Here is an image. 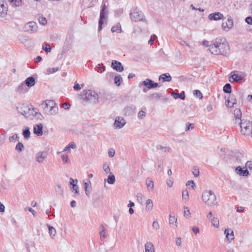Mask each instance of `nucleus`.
Here are the masks:
<instances>
[{
  "label": "nucleus",
  "mask_w": 252,
  "mask_h": 252,
  "mask_svg": "<svg viewBox=\"0 0 252 252\" xmlns=\"http://www.w3.org/2000/svg\"><path fill=\"white\" fill-rule=\"evenodd\" d=\"M12 6L13 7H19L22 5V0H9Z\"/></svg>",
  "instance_id": "obj_33"
},
{
  "label": "nucleus",
  "mask_w": 252,
  "mask_h": 252,
  "mask_svg": "<svg viewBox=\"0 0 252 252\" xmlns=\"http://www.w3.org/2000/svg\"><path fill=\"white\" fill-rule=\"evenodd\" d=\"M236 172L239 175L243 176H247L249 174L247 169L243 170L241 166H238L236 168Z\"/></svg>",
  "instance_id": "obj_21"
},
{
  "label": "nucleus",
  "mask_w": 252,
  "mask_h": 252,
  "mask_svg": "<svg viewBox=\"0 0 252 252\" xmlns=\"http://www.w3.org/2000/svg\"><path fill=\"white\" fill-rule=\"evenodd\" d=\"M70 105L68 103H64L62 104V107L65 110H67L70 108Z\"/></svg>",
  "instance_id": "obj_62"
},
{
  "label": "nucleus",
  "mask_w": 252,
  "mask_h": 252,
  "mask_svg": "<svg viewBox=\"0 0 252 252\" xmlns=\"http://www.w3.org/2000/svg\"><path fill=\"white\" fill-rule=\"evenodd\" d=\"M61 158L64 163H68L70 162V160L67 154H62Z\"/></svg>",
  "instance_id": "obj_40"
},
{
  "label": "nucleus",
  "mask_w": 252,
  "mask_h": 252,
  "mask_svg": "<svg viewBox=\"0 0 252 252\" xmlns=\"http://www.w3.org/2000/svg\"><path fill=\"white\" fill-rule=\"evenodd\" d=\"M111 32H117L118 33H121L122 32V29L120 24L118 23L116 25L113 26L111 28Z\"/></svg>",
  "instance_id": "obj_32"
},
{
  "label": "nucleus",
  "mask_w": 252,
  "mask_h": 252,
  "mask_svg": "<svg viewBox=\"0 0 252 252\" xmlns=\"http://www.w3.org/2000/svg\"><path fill=\"white\" fill-rule=\"evenodd\" d=\"M182 197H183V199H185L186 200H189V192L187 189L183 191Z\"/></svg>",
  "instance_id": "obj_46"
},
{
  "label": "nucleus",
  "mask_w": 252,
  "mask_h": 252,
  "mask_svg": "<svg viewBox=\"0 0 252 252\" xmlns=\"http://www.w3.org/2000/svg\"><path fill=\"white\" fill-rule=\"evenodd\" d=\"M135 110V106L134 105H131L126 107L124 109V111L126 115L129 116L134 113Z\"/></svg>",
  "instance_id": "obj_26"
},
{
  "label": "nucleus",
  "mask_w": 252,
  "mask_h": 252,
  "mask_svg": "<svg viewBox=\"0 0 252 252\" xmlns=\"http://www.w3.org/2000/svg\"><path fill=\"white\" fill-rule=\"evenodd\" d=\"M193 94L196 97L202 98V94L201 92L199 90H196L193 91Z\"/></svg>",
  "instance_id": "obj_51"
},
{
  "label": "nucleus",
  "mask_w": 252,
  "mask_h": 252,
  "mask_svg": "<svg viewBox=\"0 0 252 252\" xmlns=\"http://www.w3.org/2000/svg\"><path fill=\"white\" fill-rule=\"evenodd\" d=\"M209 50L213 54L224 55L229 50V46L226 42H222L221 39H216L210 45Z\"/></svg>",
  "instance_id": "obj_1"
},
{
  "label": "nucleus",
  "mask_w": 252,
  "mask_h": 252,
  "mask_svg": "<svg viewBox=\"0 0 252 252\" xmlns=\"http://www.w3.org/2000/svg\"><path fill=\"white\" fill-rule=\"evenodd\" d=\"M245 21L248 24L252 25V17L251 16L247 17L245 19Z\"/></svg>",
  "instance_id": "obj_59"
},
{
  "label": "nucleus",
  "mask_w": 252,
  "mask_h": 252,
  "mask_svg": "<svg viewBox=\"0 0 252 252\" xmlns=\"http://www.w3.org/2000/svg\"><path fill=\"white\" fill-rule=\"evenodd\" d=\"M58 70H59L58 67H53V68H49L48 71L50 73H53L55 72L56 71H57Z\"/></svg>",
  "instance_id": "obj_58"
},
{
  "label": "nucleus",
  "mask_w": 252,
  "mask_h": 252,
  "mask_svg": "<svg viewBox=\"0 0 252 252\" xmlns=\"http://www.w3.org/2000/svg\"><path fill=\"white\" fill-rule=\"evenodd\" d=\"M8 11L7 3L3 4H2L1 6H0V16L4 17L7 14Z\"/></svg>",
  "instance_id": "obj_27"
},
{
  "label": "nucleus",
  "mask_w": 252,
  "mask_h": 252,
  "mask_svg": "<svg viewBox=\"0 0 252 252\" xmlns=\"http://www.w3.org/2000/svg\"><path fill=\"white\" fill-rule=\"evenodd\" d=\"M177 218L172 215H169V224L174 228L177 227Z\"/></svg>",
  "instance_id": "obj_25"
},
{
  "label": "nucleus",
  "mask_w": 252,
  "mask_h": 252,
  "mask_svg": "<svg viewBox=\"0 0 252 252\" xmlns=\"http://www.w3.org/2000/svg\"><path fill=\"white\" fill-rule=\"evenodd\" d=\"M212 224L215 227L218 228L220 226V222L219 219L216 217H213L210 220Z\"/></svg>",
  "instance_id": "obj_35"
},
{
  "label": "nucleus",
  "mask_w": 252,
  "mask_h": 252,
  "mask_svg": "<svg viewBox=\"0 0 252 252\" xmlns=\"http://www.w3.org/2000/svg\"><path fill=\"white\" fill-rule=\"evenodd\" d=\"M166 183L169 187H172L173 184V179L171 178L167 180Z\"/></svg>",
  "instance_id": "obj_54"
},
{
  "label": "nucleus",
  "mask_w": 252,
  "mask_h": 252,
  "mask_svg": "<svg viewBox=\"0 0 252 252\" xmlns=\"http://www.w3.org/2000/svg\"><path fill=\"white\" fill-rule=\"evenodd\" d=\"M31 132L29 127H26V128L23 130V135L25 139H29L30 137Z\"/></svg>",
  "instance_id": "obj_37"
},
{
  "label": "nucleus",
  "mask_w": 252,
  "mask_h": 252,
  "mask_svg": "<svg viewBox=\"0 0 252 252\" xmlns=\"http://www.w3.org/2000/svg\"><path fill=\"white\" fill-rule=\"evenodd\" d=\"M43 126L41 124L35 125L33 126V132L38 136H41L43 134Z\"/></svg>",
  "instance_id": "obj_15"
},
{
  "label": "nucleus",
  "mask_w": 252,
  "mask_h": 252,
  "mask_svg": "<svg viewBox=\"0 0 252 252\" xmlns=\"http://www.w3.org/2000/svg\"><path fill=\"white\" fill-rule=\"evenodd\" d=\"M241 132L244 135H250L252 130V123L250 121L243 120L240 123Z\"/></svg>",
  "instance_id": "obj_7"
},
{
  "label": "nucleus",
  "mask_w": 252,
  "mask_h": 252,
  "mask_svg": "<svg viewBox=\"0 0 252 252\" xmlns=\"http://www.w3.org/2000/svg\"><path fill=\"white\" fill-rule=\"evenodd\" d=\"M107 7V5L105 4H102L101 5V9L100 12V17L98 21V31L99 32H100L102 30V25L107 21L108 14Z\"/></svg>",
  "instance_id": "obj_6"
},
{
  "label": "nucleus",
  "mask_w": 252,
  "mask_h": 252,
  "mask_svg": "<svg viewBox=\"0 0 252 252\" xmlns=\"http://www.w3.org/2000/svg\"><path fill=\"white\" fill-rule=\"evenodd\" d=\"M192 173L195 177H197L199 175V170L197 167L194 166L192 169Z\"/></svg>",
  "instance_id": "obj_42"
},
{
  "label": "nucleus",
  "mask_w": 252,
  "mask_h": 252,
  "mask_svg": "<svg viewBox=\"0 0 252 252\" xmlns=\"http://www.w3.org/2000/svg\"><path fill=\"white\" fill-rule=\"evenodd\" d=\"M223 91L225 93L230 94L231 92V86L229 83L226 84L223 87Z\"/></svg>",
  "instance_id": "obj_38"
},
{
  "label": "nucleus",
  "mask_w": 252,
  "mask_h": 252,
  "mask_svg": "<svg viewBox=\"0 0 252 252\" xmlns=\"http://www.w3.org/2000/svg\"><path fill=\"white\" fill-rule=\"evenodd\" d=\"M114 81L115 84L117 86H119L120 85V83L123 81V79L120 75H118L115 76Z\"/></svg>",
  "instance_id": "obj_39"
},
{
  "label": "nucleus",
  "mask_w": 252,
  "mask_h": 252,
  "mask_svg": "<svg viewBox=\"0 0 252 252\" xmlns=\"http://www.w3.org/2000/svg\"><path fill=\"white\" fill-rule=\"evenodd\" d=\"M156 148L158 150L162 151L164 153L172 152V149L169 146H163L161 145H158Z\"/></svg>",
  "instance_id": "obj_24"
},
{
  "label": "nucleus",
  "mask_w": 252,
  "mask_h": 252,
  "mask_svg": "<svg viewBox=\"0 0 252 252\" xmlns=\"http://www.w3.org/2000/svg\"><path fill=\"white\" fill-rule=\"evenodd\" d=\"M153 84V80L150 79H146L145 80L141 82L139 84V86L143 85L147 87L148 89H151L153 88V86H152Z\"/></svg>",
  "instance_id": "obj_19"
},
{
  "label": "nucleus",
  "mask_w": 252,
  "mask_h": 252,
  "mask_svg": "<svg viewBox=\"0 0 252 252\" xmlns=\"http://www.w3.org/2000/svg\"><path fill=\"white\" fill-rule=\"evenodd\" d=\"M24 82L27 87L30 88L34 85L35 83V80L34 77H29L27 78Z\"/></svg>",
  "instance_id": "obj_20"
},
{
  "label": "nucleus",
  "mask_w": 252,
  "mask_h": 252,
  "mask_svg": "<svg viewBox=\"0 0 252 252\" xmlns=\"http://www.w3.org/2000/svg\"><path fill=\"white\" fill-rule=\"evenodd\" d=\"M171 95L172 96H173L174 98H180L182 100H184L185 98V94L184 92H182V93L180 94H177L175 92H172L171 93Z\"/></svg>",
  "instance_id": "obj_28"
},
{
  "label": "nucleus",
  "mask_w": 252,
  "mask_h": 252,
  "mask_svg": "<svg viewBox=\"0 0 252 252\" xmlns=\"http://www.w3.org/2000/svg\"><path fill=\"white\" fill-rule=\"evenodd\" d=\"M227 99H230V101H231V102L234 104H236L237 103V100H236V98L235 97L234 95H233V94H229V96L227 97Z\"/></svg>",
  "instance_id": "obj_48"
},
{
  "label": "nucleus",
  "mask_w": 252,
  "mask_h": 252,
  "mask_svg": "<svg viewBox=\"0 0 252 252\" xmlns=\"http://www.w3.org/2000/svg\"><path fill=\"white\" fill-rule=\"evenodd\" d=\"M202 199L204 203L209 207H218L219 203L214 192L211 190H205L202 194Z\"/></svg>",
  "instance_id": "obj_2"
},
{
  "label": "nucleus",
  "mask_w": 252,
  "mask_h": 252,
  "mask_svg": "<svg viewBox=\"0 0 252 252\" xmlns=\"http://www.w3.org/2000/svg\"><path fill=\"white\" fill-rule=\"evenodd\" d=\"M152 227L156 230H158L160 228L159 223L157 221H154L152 223Z\"/></svg>",
  "instance_id": "obj_47"
},
{
  "label": "nucleus",
  "mask_w": 252,
  "mask_h": 252,
  "mask_svg": "<svg viewBox=\"0 0 252 252\" xmlns=\"http://www.w3.org/2000/svg\"><path fill=\"white\" fill-rule=\"evenodd\" d=\"M153 201L150 199H148L146 203V210L147 211H150L153 209Z\"/></svg>",
  "instance_id": "obj_34"
},
{
  "label": "nucleus",
  "mask_w": 252,
  "mask_h": 252,
  "mask_svg": "<svg viewBox=\"0 0 252 252\" xmlns=\"http://www.w3.org/2000/svg\"><path fill=\"white\" fill-rule=\"evenodd\" d=\"M233 72H231V75L229 78V81L231 82H240L242 80V76L240 75L237 74H232Z\"/></svg>",
  "instance_id": "obj_18"
},
{
  "label": "nucleus",
  "mask_w": 252,
  "mask_h": 252,
  "mask_svg": "<svg viewBox=\"0 0 252 252\" xmlns=\"http://www.w3.org/2000/svg\"><path fill=\"white\" fill-rule=\"evenodd\" d=\"M42 49L46 52H50L51 47L49 44H44L42 46Z\"/></svg>",
  "instance_id": "obj_45"
},
{
  "label": "nucleus",
  "mask_w": 252,
  "mask_h": 252,
  "mask_svg": "<svg viewBox=\"0 0 252 252\" xmlns=\"http://www.w3.org/2000/svg\"><path fill=\"white\" fill-rule=\"evenodd\" d=\"M58 189H56V191L58 192L60 194H63V190L61 188L60 185L57 186Z\"/></svg>",
  "instance_id": "obj_60"
},
{
  "label": "nucleus",
  "mask_w": 252,
  "mask_h": 252,
  "mask_svg": "<svg viewBox=\"0 0 252 252\" xmlns=\"http://www.w3.org/2000/svg\"><path fill=\"white\" fill-rule=\"evenodd\" d=\"M38 21L39 23L42 25H45L47 24V20L46 18L42 16H39Z\"/></svg>",
  "instance_id": "obj_44"
},
{
  "label": "nucleus",
  "mask_w": 252,
  "mask_h": 252,
  "mask_svg": "<svg viewBox=\"0 0 252 252\" xmlns=\"http://www.w3.org/2000/svg\"><path fill=\"white\" fill-rule=\"evenodd\" d=\"M233 26V21L230 16H228L227 21L223 22L221 25L222 28L225 31L230 30Z\"/></svg>",
  "instance_id": "obj_10"
},
{
  "label": "nucleus",
  "mask_w": 252,
  "mask_h": 252,
  "mask_svg": "<svg viewBox=\"0 0 252 252\" xmlns=\"http://www.w3.org/2000/svg\"><path fill=\"white\" fill-rule=\"evenodd\" d=\"M126 123V121L123 117L118 116L115 119L114 126L115 128H121Z\"/></svg>",
  "instance_id": "obj_11"
},
{
  "label": "nucleus",
  "mask_w": 252,
  "mask_h": 252,
  "mask_svg": "<svg viewBox=\"0 0 252 252\" xmlns=\"http://www.w3.org/2000/svg\"><path fill=\"white\" fill-rule=\"evenodd\" d=\"M187 186H190L192 189L195 187L194 182L192 180L189 181L187 183Z\"/></svg>",
  "instance_id": "obj_56"
},
{
  "label": "nucleus",
  "mask_w": 252,
  "mask_h": 252,
  "mask_svg": "<svg viewBox=\"0 0 252 252\" xmlns=\"http://www.w3.org/2000/svg\"><path fill=\"white\" fill-rule=\"evenodd\" d=\"M47 225L48 228L49 230V233L51 238H54L55 237L56 235V229L52 226L51 225H49V224H47Z\"/></svg>",
  "instance_id": "obj_29"
},
{
  "label": "nucleus",
  "mask_w": 252,
  "mask_h": 252,
  "mask_svg": "<svg viewBox=\"0 0 252 252\" xmlns=\"http://www.w3.org/2000/svg\"><path fill=\"white\" fill-rule=\"evenodd\" d=\"M81 88V87L79 86V85L77 82H75L74 84V86H73L74 90L78 91L80 90Z\"/></svg>",
  "instance_id": "obj_64"
},
{
  "label": "nucleus",
  "mask_w": 252,
  "mask_h": 252,
  "mask_svg": "<svg viewBox=\"0 0 252 252\" xmlns=\"http://www.w3.org/2000/svg\"><path fill=\"white\" fill-rule=\"evenodd\" d=\"M184 215L187 219L190 217L189 210L187 207H184Z\"/></svg>",
  "instance_id": "obj_41"
},
{
  "label": "nucleus",
  "mask_w": 252,
  "mask_h": 252,
  "mask_svg": "<svg viewBox=\"0 0 252 252\" xmlns=\"http://www.w3.org/2000/svg\"><path fill=\"white\" fill-rule=\"evenodd\" d=\"M145 252H155L153 244L150 242H147L145 244Z\"/></svg>",
  "instance_id": "obj_23"
},
{
  "label": "nucleus",
  "mask_w": 252,
  "mask_h": 252,
  "mask_svg": "<svg viewBox=\"0 0 252 252\" xmlns=\"http://www.w3.org/2000/svg\"><path fill=\"white\" fill-rule=\"evenodd\" d=\"M99 234L101 239H105L106 237V229L104 225L102 224L99 228Z\"/></svg>",
  "instance_id": "obj_30"
},
{
  "label": "nucleus",
  "mask_w": 252,
  "mask_h": 252,
  "mask_svg": "<svg viewBox=\"0 0 252 252\" xmlns=\"http://www.w3.org/2000/svg\"><path fill=\"white\" fill-rule=\"evenodd\" d=\"M159 80H162L163 82H170L172 80L171 76L169 73L162 74L159 76Z\"/></svg>",
  "instance_id": "obj_22"
},
{
  "label": "nucleus",
  "mask_w": 252,
  "mask_h": 252,
  "mask_svg": "<svg viewBox=\"0 0 252 252\" xmlns=\"http://www.w3.org/2000/svg\"><path fill=\"white\" fill-rule=\"evenodd\" d=\"M41 105L45 113L49 115H55L58 112V107L53 100H46Z\"/></svg>",
  "instance_id": "obj_3"
},
{
  "label": "nucleus",
  "mask_w": 252,
  "mask_h": 252,
  "mask_svg": "<svg viewBox=\"0 0 252 252\" xmlns=\"http://www.w3.org/2000/svg\"><path fill=\"white\" fill-rule=\"evenodd\" d=\"M25 28L27 31L30 32H35L37 30V24L34 22H29L25 26Z\"/></svg>",
  "instance_id": "obj_13"
},
{
  "label": "nucleus",
  "mask_w": 252,
  "mask_h": 252,
  "mask_svg": "<svg viewBox=\"0 0 252 252\" xmlns=\"http://www.w3.org/2000/svg\"><path fill=\"white\" fill-rule=\"evenodd\" d=\"M103 169L106 173H110V169L108 164L104 163L103 165Z\"/></svg>",
  "instance_id": "obj_50"
},
{
  "label": "nucleus",
  "mask_w": 252,
  "mask_h": 252,
  "mask_svg": "<svg viewBox=\"0 0 252 252\" xmlns=\"http://www.w3.org/2000/svg\"><path fill=\"white\" fill-rule=\"evenodd\" d=\"M18 138V135L17 134H15L13 136H10L9 138V140L10 142H12V141H15V140H17Z\"/></svg>",
  "instance_id": "obj_53"
},
{
  "label": "nucleus",
  "mask_w": 252,
  "mask_h": 252,
  "mask_svg": "<svg viewBox=\"0 0 252 252\" xmlns=\"http://www.w3.org/2000/svg\"><path fill=\"white\" fill-rule=\"evenodd\" d=\"M115 152L114 149H109V150L108 151V155L110 157H111V158L113 157L115 155Z\"/></svg>",
  "instance_id": "obj_55"
},
{
  "label": "nucleus",
  "mask_w": 252,
  "mask_h": 252,
  "mask_svg": "<svg viewBox=\"0 0 252 252\" xmlns=\"http://www.w3.org/2000/svg\"><path fill=\"white\" fill-rule=\"evenodd\" d=\"M81 95L84 100L91 103L96 104L98 102V95L94 91L90 90H84Z\"/></svg>",
  "instance_id": "obj_4"
},
{
  "label": "nucleus",
  "mask_w": 252,
  "mask_h": 252,
  "mask_svg": "<svg viewBox=\"0 0 252 252\" xmlns=\"http://www.w3.org/2000/svg\"><path fill=\"white\" fill-rule=\"evenodd\" d=\"M27 86L25 84L24 82L21 83L16 88V91L20 94H25L28 91Z\"/></svg>",
  "instance_id": "obj_17"
},
{
  "label": "nucleus",
  "mask_w": 252,
  "mask_h": 252,
  "mask_svg": "<svg viewBox=\"0 0 252 252\" xmlns=\"http://www.w3.org/2000/svg\"><path fill=\"white\" fill-rule=\"evenodd\" d=\"M24 147L23 144L21 142H19L16 146L15 149L19 152H21L23 151Z\"/></svg>",
  "instance_id": "obj_43"
},
{
  "label": "nucleus",
  "mask_w": 252,
  "mask_h": 252,
  "mask_svg": "<svg viewBox=\"0 0 252 252\" xmlns=\"http://www.w3.org/2000/svg\"><path fill=\"white\" fill-rule=\"evenodd\" d=\"M192 230L195 234H197L199 233V228L197 226H193L192 227Z\"/></svg>",
  "instance_id": "obj_57"
},
{
  "label": "nucleus",
  "mask_w": 252,
  "mask_h": 252,
  "mask_svg": "<svg viewBox=\"0 0 252 252\" xmlns=\"http://www.w3.org/2000/svg\"><path fill=\"white\" fill-rule=\"evenodd\" d=\"M107 182L109 184H114L115 182V177L114 174L112 172H110V174L107 178Z\"/></svg>",
  "instance_id": "obj_36"
},
{
  "label": "nucleus",
  "mask_w": 252,
  "mask_h": 252,
  "mask_svg": "<svg viewBox=\"0 0 252 252\" xmlns=\"http://www.w3.org/2000/svg\"><path fill=\"white\" fill-rule=\"evenodd\" d=\"M223 18V15L220 12H215L210 14L208 16V19L210 20L218 21Z\"/></svg>",
  "instance_id": "obj_12"
},
{
  "label": "nucleus",
  "mask_w": 252,
  "mask_h": 252,
  "mask_svg": "<svg viewBox=\"0 0 252 252\" xmlns=\"http://www.w3.org/2000/svg\"><path fill=\"white\" fill-rule=\"evenodd\" d=\"M151 97L152 99L155 100H158L159 99H163L164 101H167V98L163 97V95L161 93H154L151 94Z\"/></svg>",
  "instance_id": "obj_16"
},
{
  "label": "nucleus",
  "mask_w": 252,
  "mask_h": 252,
  "mask_svg": "<svg viewBox=\"0 0 252 252\" xmlns=\"http://www.w3.org/2000/svg\"><path fill=\"white\" fill-rule=\"evenodd\" d=\"M47 152L45 151H39L35 155V160L39 163H43L44 160L47 157Z\"/></svg>",
  "instance_id": "obj_9"
},
{
  "label": "nucleus",
  "mask_w": 252,
  "mask_h": 252,
  "mask_svg": "<svg viewBox=\"0 0 252 252\" xmlns=\"http://www.w3.org/2000/svg\"><path fill=\"white\" fill-rule=\"evenodd\" d=\"M72 189H73V190L72 191V192L74 191L75 193H77V194L79 193L78 187L76 184L75 185H73V187H72Z\"/></svg>",
  "instance_id": "obj_61"
},
{
  "label": "nucleus",
  "mask_w": 252,
  "mask_h": 252,
  "mask_svg": "<svg viewBox=\"0 0 252 252\" xmlns=\"http://www.w3.org/2000/svg\"><path fill=\"white\" fill-rule=\"evenodd\" d=\"M18 111L25 117H29L31 114L37 116L38 112L36 108H30L26 104H23L17 108Z\"/></svg>",
  "instance_id": "obj_5"
},
{
  "label": "nucleus",
  "mask_w": 252,
  "mask_h": 252,
  "mask_svg": "<svg viewBox=\"0 0 252 252\" xmlns=\"http://www.w3.org/2000/svg\"><path fill=\"white\" fill-rule=\"evenodd\" d=\"M146 115V113L144 111H140L138 113V117L139 119H142Z\"/></svg>",
  "instance_id": "obj_52"
},
{
  "label": "nucleus",
  "mask_w": 252,
  "mask_h": 252,
  "mask_svg": "<svg viewBox=\"0 0 252 252\" xmlns=\"http://www.w3.org/2000/svg\"><path fill=\"white\" fill-rule=\"evenodd\" d=\"M246 166L248 167L250 170H252V161H248L246 163Z\"/></svg>",
  "instance_id": "obj_63"
},
{
  "label": "nucleus",
  "mask_w": 252,
  "mask_h": 252,
  "mask_svg": "<svg viewBox=\"0 0 252 252\" xmlns=\"http://www.w3.org/2000/svg\"><path fill=\"white\" fill-rule=\"evenodd\" d=\"M130 18L134 22L143 21L144 15L142 12L137 8H134L133 11L130 13Z\"/></svg>",
  "instance_id": "obj_8"
},
{
  "label": "nucleus",
  "mask_w": 252,
  "mask_h": 252,
  "mask_svg": "<svg viewBox=\"0 0 252 252\" xmlns=\"http://www.w3.org/2000/svg\"><path fill=\"white\" fill-rule=\"evenodd\" d=\"M234 118L239 121H242L241 119L242 116L241 111L239 109H236L234 111Z\"/></svg>",
  "instance_id": "obj_31"
},
{
  "label": "nucleus",
  "mask_w": 252,
  "mask_h": 252,
  "mask_svg": "<svg viewBox=\"0 0 252 252\" xmlns=\"http://www.w3.org/2000/svg\"><path fill=\"white\" fill-rule=\"evenodd\" d=\"M146 184L148 189H152L154 188V182L152 180L147 181Z\"/></svg>",
  "instance_id": "obj_49"
},
{
  "label": "nucleus",
  "mask_w": 252,
  "mask_h": 252,
  "mask_svg": "<svg viewBox=\"0 0 252 252\" xmlns=\"http://www.w3.org/2000/svg\"><path fill=\"white\" fill-rule=\"evenodd\" d=\"M112 67L117 71L122 72L124 70V67L122 63L117 61H113L111 63Z\"/></svg>",
  "instance_id": "obj_14"
}]
</instances>
